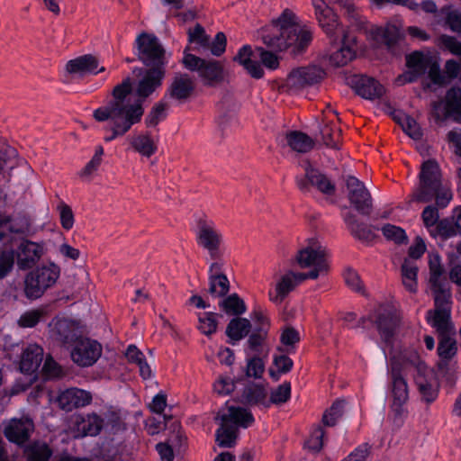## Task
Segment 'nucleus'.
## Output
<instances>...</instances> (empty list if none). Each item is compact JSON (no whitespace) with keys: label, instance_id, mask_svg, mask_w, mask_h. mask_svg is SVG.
Instances as JSON below:
<instances>
[{"label":"nucleus","instance_id":"f257e3e1","mask_svg":"<svg viewBox=\"0 0 461 461\" xmlns=\"http://www.w3.org/2000/svg\"><path fill=\"white\" fill-rule=\"evenodd\" d=\"M261 38L270 50L258 48L260 60L266 68L275 70L279 67V58L274 52L288 51L294 57L301 56L311 45L313 33L309 26L297 23V17L291 10L285 9L264 29Z\"/></svg>","mask_w":461,"mask_h":461},{"label":"nucleus","instance_id":"f03ea898","mask_svg":"<svg viewBox=\"0 0 461 461\" xmlns=\"http://www.w3.org/2000/svg\"><path fill=\"white\" fill-rule=\"evenodd\" d=\"M133 91V79L126 77L112 90V98L104 105L96 108L93 116L99 122H109L111 134L104 137L105 142L125 135L133 125L141 122L144 115L143 101L131 102L129 96Z\"/></svg>","mask_w":461,"mask_h":461},{"label":"nucleus","instance_id":"7ed1b4c3","mask_svg":"<svg viewBox=\"0 0 461 461\" xmlns=\"http://www.w3.org/2000/svg\"><path fill=\"white\" fill-rule=\"evenodd\" d=\"M134 53L146 68H139L141 76L136 88L138 99L145 101L158 88L166 77L167 60L159 39L152 33L141 32L134 41Z\"/></svg>","mask_w":461,"mask_h":461},{"label":"nucleus","instance_id":"20e7f679","mask_svg":"<svg viewBox=\"0 0 461 461\" xmlns=\"http://www.w3.org/2000/svg\"><path fill=\"white\" fill-rule=\"evenodd\" d=\"M419 176L420 188L416 200L421 203H429L435 199L437 208H446L452 199V193L442 185L438 162L434 159L423 162Z\"/></svg>","mask_w":461,"mask_h":461},{"label":"nucleus","instance_id":"39448f33","mask_svg":"<svg viewBox=\"0 0 461 461\" xmlns=\"http://www.w3.org/2000/svg\"><path fill=\"white\" fill-rule=\"evenodd\" d=\"M189 47L184 50L182 63L187 70L196 72L204 86L214 87L221 85L226 77L223 66L219 60L205 59L189 53Z\"/></svg>","mask_w":461,"mask_h":461},{"label":"nucleus","instance_id":"423d86ee","mask_svg":"<svg viewBox=\"0 0 461 461\" xmlns=\"http://www.w3.org/2000/svg\"><path fill=\"white\" fill-rule=\"evenodd\" d=\"M59 275L60 268L55 263L37 267L25 276L24 295L29 300L41 297L47 289L56 284Z\"/></svg>","mask_w":461,"mask_h":461},{"label":"nucleus","instance_id":"0eeeda50","mask_svg":"<svg viewBox=\"0 0 461 461\" xmlns=\"http://www.w3.org/2000/svg\"><path fill=\"white\" fill-rule=\"evenodd\" d=\"M295 182L297 187L303 193L310 192L312 187L326 195H333L336 192L335 184L310 162L304 166V174L296 176Z\"/></svg>","mask_w":461,"mask_h":461},{"label":"nucleus","instance_id":"6e6552de","mask_svg":"<svg viewBox=\"0 0 461 461\" xmlns=\"http://www.w3.org/2000/svg\"><path fill=\"white\" fill-rule=\"evenodd\" d=\"M372 324L380 335V348L386 358V348L393 347L394 337L400 325V320L392 310L383 309L374 314Z\"/></svg>","mask_w":461,"mask_h":461},{"label":"nucleus","instance_id":"1a4fd4ad","mask_svg":"<svg viewBox=\"0 0 461 461\" xmlns=\"http://www.w3.org/2000/svg\"><path fill=\"white\" fill-rule=\"evenodd\" d=\"M72 361L81 367L94 366L102 355V345L95 339L81 336L71 346Z\"/></svg>","mask_w":461,"mask_h":461},{"label":"nucleus","instance_id":"9d476101","mask_svg":"<svg viewBox=\"0 0 461 461\" xmlns=\"http://www.w3.org/2000/svg\"><path fill=\"white\" fill-rule=\"evenodd\" d=\"M348 198L354 209L363 216H370L373 211V199L365 184L354 176L346 178Z\"/></svg>","mask_w":461,"mask_h":461},{"label":"nucleus","instance_id":"9b49d317","mask_svg":"<svg viewBox=\"0 0 461 461\" xmlns=\"http://www.w3.org/2000/svg\"><path fill=\"white\" fill-rule=\"evenodd\" d=\"M408 361L416 368L417 374L414 376V382L422 400L429 404L433 402L438 397V390L433 382V375H427L428 369L425 362L420 359L417 352L411 353Z\"/></svg>","mask_w":461,"mask_h":461},{"label":"nucleus","instance_id":"f8f14e48","mask_svg":"<svg viewBox=\"0 0 461 461\" xmlns=\"http://www.w3.org/2000/svg\"><path fill=\"white\" fill-rule=\"evenodd\" d=\"M251 319L256 322V326L246 341L245 350L259 351L262 346L267 345L271 321L261 308L253 310Z\"/></svg>","mask_w":461,"mask_h":461},{"label":"nucleus","instance_id":"ddd939ff","mask_svg":"<svg viewBox=\"0 0 461 461\" xmlns=\"http://www.w3.org/2000/svg\"><path fill=\"white\" fill-rule=\"evenodd\" d=\"M34 430V424L30 418H13L4 426L5 438L18 447H24Z\"/></svg>","mask_w":461,"mask_h":461},{"label":"nucleus","instance_id":"4468645a","mask_svg":"<svg viewBox=\"0 0 461 461\" xmlns=\"http://www.w3.org/2000/svg\"><path fill=\"white\" fill-rule=\"evenodd\" d=\"M348 80L354 92L366 100L380 99L385 93L384 86L374 77L354 75Z\"/></svg>","mask_w":461,"mask_h":461},{"label":"nucleus","instance_id":"2eb2a0df","mask_svg":"<svg viewBox=\"0 0 461 461\" xmlns=\"http://www.w3.org/2000/svg\"><path fill=\"white\" fill-rule=\"evenodd\" d=\"M325 77L322 68L317 66L301 67L293 69L287 78L288 85L295 88L319 84Z\"/></svg>","mask_w":461,"mask_h":461},{"label":"nucleus","instance_id":"dca6fc26","mask_svg":"<svg viewBox=\"0 0 461 461\" xmlns=\"http://www.w3.org/2000/svg\"><path fill=\"white\" fill-rule=\"evenodd\" d=\"M52 336L63 346H72L81 336L78 322L67 318L53 320Z\"/></svg>","mask_w":461,"mask_h":461},{"label":"nucleus","instance_id":"f3484780","mask_svg":"<svg viewBox=\"0 0 461 461\" xmlns=\"http://www.w3.org/2000/svg\"><path fill=\"white\" fill-rule=\"evenodd\" d=\"M44 253L43 244L23 240L18 246L14 258L21 270L31 269L41 259Z\"/></svg>","mask_w":461,"mask_h":461},{"label":"nucleus","instance_id":"a211bd4d","mask_svg":"<svg viewBox=\"0 0 461 461\" xmlns=\"http://www.w3.org/2000/svg\"><path fill=\"white\" fill-rule=\"evenodd\" d=\"M296 261L302 268L317 270L319 276L328 270L325 251L321 247L307 246L302 249L297 253Z\"/></svg>","mask_w":461,"mask_h":461},{"label":"nucleus","instance_id":"6ab92c4d","mask_svg":"<svg viewBox=\"0 0 461 461\" xmlns=\"http://www.w3.org/2000/svg\"><path fill=\"white\" fill-rule=\"evenodd\" d=\"M104 420L95 412L79 413L74 417L73 426L77 437H95L100 434Z\"/></svg>","mask_w":461,"mask_h":461},{"label":"nucleus","instance_id":"aec40b11","mask_svg":"<svg viewBox=\"0 0 461 461\" xmlns=\"http://www.w3.org/2000/svg\"><path fill=\"white\" fill-rule=\"evenodd\" d=\"M332 44H339V47L330 54V64L336 67L346 66L356 57V50L354 49L357 44V38L351 32L343 34L336 41H331Z\"/></svg>","mask_w":461,"mask_h":461},{"label":"nucleus","instance_id":"412c9836","mask_svg":"<svg viewBox=\"0 0 461 461\" xmlns=\"http://www.w3.org/2000/svg\"><path fill=\"white\" fill-rule=\"evenodd\" d=\"M221 234L204 221L198 223L197 243L207 249L212 259L217 260L221 258L220 244Z\"/></svg>","mask_w":461,"mask_h":461},{"label":"nucleus","instance_id":"4be33fe9","mask_svg":"<svg viewBox=\"0 0 461 461\" xmlns=\"http://www.w3.org/2000/svg\"><path fill=\"white\" fill-rule=\"evenodd\" d=\"M195 90L194 82L188 74L176 76L167 87L165 96L182 104L191 98Z\"/></svg>","mask_w":461,"mask_h":461},{"label":"nucleus","instance_id":"5701e85b","mask_svg":"<svg viewBox=\"0 0 461 461\" xmlns=\"http://www.w3.org/2000/svg\"><path fill=\"white\" fill-rule=\"evenodd\" d=\"M92 401L89 392L77 387L66 389L58 396L57 402L60 409L71 411L74 409L85 407Z\"/></svg>","mask_w":461,"mask_h":461},{"label":"nucleus","instance_id":"b1692460","mask_svg":"<svg viewBox=\"0 0 461 461\" xmlns=\"http://www.w3.org/2000/svg\"><path fill=\"white\" fill-rule=\"evenodd\" d=\"M66 69L73 76L83 77L87 75H97L104 71V68L98 69L97 59L91 54H86L70 59L66 65Z\"/></svg>","mask_w":461,"mask_h":461},{"label":"nucleus","instance_id":"393cba45","mask_svg":"<svg viewBox=\"0 0 461 461\" xmlns=\"http://www.w3.org/2000/svg\"><path fill=\"white\" fill-rule=\"evenodd\" d=\"M320 26L325 32L330 41H336L343 34L348 33L339 22L338 15L330 7H325L323 12L316 15Z\"/></svg>","mask_w":461,"mask_h":461},{"label":"nucleus","instance_id":"a878e982","mask_svg":"<svg viewBox=\"0 0 461 461\" xmlns=\"http://www.w3.org/2000/svg\"><path fill=\"white\" fill-rule=\"evenodd\" d=\"M429 288L433 296L435 308L451 309L453 304L452 288L448 279H436L429 281Z\"/></svg>","mask_w":461,"mask_h":461},{"label":"nucleus","instance_id":"bb28decb","mask_svg":"<svg viewBox=\"0 0 461 461\" xmlns=\"http://www.w3.org/2000/svg\"><path fill=\"white\" fill-rule=\"evenodd\" d=\"M43 348L37 344L28 345L23 351L20 361V371L23 374L36 373L43 360Z\"/></svg>","mask_w":461,"mask_h":461},{"label":"nucleus","instance_id":"cd10ccee","mask_svg":"<svg viewBox=\"0 0 461 461\" xmlns=\"http://www.w3.org/2000/svg\"><path fill=\"white\" fill-rule=\"evenodd\" d=\"M240 397L241 402L245 405L268 409L267 392L262 384L249 382L244 386Z\"/></svg>","mask_w":461,"mask_h":461},{"label":"nucleus","instance_id":"c85d7f7f","mask_svg":"<svg viewBox=\"0 0 461 461\" xmlns=\"http://www.w3.org/2000/svg\"><path fill=\"white\" fill-rule=\"evenodd\" d=\"M252 331L251 321L244 317H233L226 326L225 335L228 338L227 342L232 346L245 338L249 339Z\"/></svg>","mask_w":461,"mask_h":461},{"label":"nucleus","instance_id":"c756f323","mask_svg":"<svg viewBox=\"0 0 461 461\" xmlns=\"http://www.w3.org/2000/svg\"><path fill=\"white\" fill-rule=\"evenodd\" d=\"M456 341L449 333L438 335V344L437 348V354L439 357L437 363L438 370H447L451 359L456 356Z\"/></svg>","mask_w":461,"mask_h":461},{"label":"nucleus","instance_id":"7c9ffc66","mask_svg":"<svg viewBox=\"0 0 461 461\" xmlns=\"http://www.w3.org/2000/svg\"><path fill=\"white\" fill-rule=\"evenodd\" d=\"M390 376L392 380L393 402H406L409 398L408 384L402 376L401 365L393 359Z\"/></svg>","mask_w":461,"mask_h":461},{"label":"nucleus","instance_id":"2f4dec72","mask_svg":"<svg viewBox=\"0 0 461 461\" xmlns=\"http://www.w3.org/2000/svg\"><path fill=\"white\" fill-rule=\"evenodd\" d=\"M253 356L246 358L245 376L261 379L266 371V358L268 354L267 345L262 346L259 351H250Z\"/></svg>","mask_w":461,"mask_h":461},{"label":"nucleus","instance_id":"473e14b6","mask_svg":"<svg viewBox=\"0 0 461 461\" xmlns=\"http://www.w3.org/2000/svg\"><path fill=\"white\" fill-rule=\"evenodd\" d=\"M426 321L429 325L435 328L438 335L450 333L452 330L451 324V309L435 308L434 311H428Z\"/></svg>","mask_w":461,"mask_h":461},{"label":"nucleus","instance_id":"72a5a7b5","mask_svg":"<svg viewBox=\"0 0 461 461\" xmlns=\"http://www.w3.org/2000/svg\"><path fill=\"white\" fill-rule=\"evenodd\" d=\"M343 220L354 238L362 241H372L375 238L372 226L359 221L353 212L345 213Z\"/></svg>","mask_w":461,"mask_h":461},{"label":"nucleus","instance_id":"f704fd0d","mask_svg":"<svg viewBox=\"0 0 461 461\" xmlns=\"http://www.w3.org/2000/svg\"><path fill=\"white\" fill-rule=\"evenodd\" d=\"M253 50L249 45H243L234 57V61L241 65L248 73L256 79L262 78L264 76V69L260 63L252 59Z\"/></svg>","mask_w":461,"mask_h":461},{"label":"nucleus","instance_id":"c9c22d12","mask_svg":"<svg viewBox=\"0 0 461 461\" xmlns=\"http://www.w3.org/2000/svg\"><path fill=\"white\" fill-rule=\"evenodd\" d=\"M221 421L233 424L237 429L238 427L247 429L255 422V419L250 411L242 407L230 406L229 413L221 416Z\"/></svg>","mask_w":461,"mask_h":461},{"label":"nucleus","instance_id":"e433bc0d","mask_svg":"<svg viewBox=\"0 0 461 461\" xmlns=\"http://www.w3.org/2000/svg\"><path fill=\"white\" fill-rule=\"evenodd\" d=\"M221 298L219 307L227 315L240 317L247 312V305L238 294L233 293Z\"/></svg>","mask_w":461,"mask_h":461},{"label":"nucleus","instance_id":"4c0bfd02","mask_svg":"<svg viewBox=\"0 0 461 461\" xmlns=\"http://www.w3.org/2000/svg\"><path fill=\"white\" fill-rule=\"evenodd\" d=\"M446 112L455 122L461 123V88L450 87L446 94Z\"/></svg>","mask_w":461,"mask_h":461},{"label":"nucleus","instance_id":"58836bf2","mask_svg":"<svg viewBox=\"0 0 461 461\" xmlns=\"http://www.w3.org/2000/svg\"><path fill=\"white\" fill-rule=\"evenodd\" d=\"M288 146L299 153H307L313 149L314 142L306 133L299 131H291L286 134Z\"/></svg>","mask_w":461,"mask_h":461},{"label":"nucleus","instance_id":"ea45409f","mask_svg":"<svg viewBox=\"0 0 461 461\" xmlns=\"http://www.w3.org/2000/svg\"><path fill=\"white\" fill-rule=\"evenodd\" d=\"M23 453L26 461H50L53 451L46 443L33 441L24 446Z\"/></svg>","mask_w":461,"mask_h":461},{"label":"nucleus","instance_id":"a19ab883","mask_svg":"<svg viewBox=\"0 0 461 461\" xmlns=\"http://www.w3.org/2000/svg\"><path fill=\"white\" fill-rule=\"evenodd\" d=\"M238 429L233 424L221 421L215 431L216 442L221 447H232L236 443Z\"/></svg>","mask_w":461,"mask_h":461},{"label":"nucleus","instance_id":"79ce46f5","mask_svg":"<svg viewBox=\"0 0 461 461\" xmlns=\"http://www.w3.org/2000/svg\"><path fill=\"white\" fill-rule=\"evenodd\" d=\"M280 342L283 346H277L276 350L280 353L294 354L297 344L300 342V334L294 327H285L280 335Z\"/></svg>","mask_w":461,"mask_h":461},{"label":"nucleus","instance_id":"37998d69","mask_svg":"<svg viewBox=\"0 0 461 461\" xmlns=\"http://www.w3.org/2000/svg\"><path fill=\"white\" fill-rule=\"evenodd\" d=\"M209 287L206 293L212 298H221L230 291V281L226 275L208 276Z\"/></svg>","mask_w":461,"mask_h":461},{"label":"nucleus","instance_id":"c03bdc74","mask_svg":"<svg viewBox=\"0 0 461 461\" xmlns=\"http://www.w3.org/2000/svg\"><path fill=\"white\" fill-rule=\"evenodd\" d=\"M346 402L337 399L330 408H328L321 419V422L326 427H334L338 421L343 417L345 411Z\"/></svg>","mask_w":461,"mask_h":461},{"label":"nucleus","instance_id":"a18cd8bd","mask_svg":"<svg viewBox=\"0 0 461 461\" xmlns=\"http://www.w3.org/2000/svg\"><path fill=\"white\" fill-rule=\"evenodd\" d=\"M432 60V57L416 50L407 55L406 66L409 69H414L420 74L425 75Z\"/></svg>","mask_w":461,"mask_h":461},{"label":"nucleus","instance_id":"49530a36","mask_svg":"<svg viewBox=\"0 0 461 461\" xmlns=\"http://www.w3.org/2000/svg\"><path fill=\"white\" fill-rule=\"evenodd\" d=\"M320 133L324 145L333 149H339L341 131L333 122H327L321 127Z\"/></svg>","mask_w":461,"mask_h":461},{"label":"nucleus","instance_id":"de8ad7c7","mask_svg":"<svg viewBox=\"0 0 461 461\" xmlns=\"http://www.w3.org/2000/svg\"><path fill=\"white\" fill-rule=\"evenodd\" d=\"M131 144L137 152L147 158H150L158 149L157 145L148 133L134 137Z\"/></svg>","mask_w":461,"mask_h":461},{"label":"nucleus","instance_id":"09e8293b","mask_svg":"<svg viewBox=\"0 0 461 461\" xmlns=\"http://www.w3.org/2000/svg\"><path fill=\"white\" fill-rule=\"evenodd\" d=\"M218 313L212 312H205L199 313V326L198 330L205 336L211 337L218 329Z\"/></svg>","mask_w":461,"mask_h":461},{"label":"nucleus","instance_id":"8fccbe9b","mask_svg":"<svg viewBox=\"0 0 461 461\" xmlns=\"http://www.w3.org/2000/svg\"><path fill=\"white\" fill-rule=\"evenodd\" d=\"M291 384L290 382H284L274 389L270 393V398L267 400V408L272 404L281 405L287 402L291 398Z\"/></svg>","mask_w":461,"mask_h":461},{"label":"nucleus","instance_id":"3c124183","mask_svg":"<svg viewBox=\"0 0 461 461\" xmlns=\"http://www.w3.org/2000/svg\"><path fill=\"white\" fill-rule=\"evenodd\" d=\"M401 127L403 132L414 140H420L423 137V131L417 121L410 116L403 115Z\"/></svg>","mask_w":461,"mask_h":461},{"label":"nucleus","instance_id":"603ef678","mask_svg":"<svg viewBox=\"0 0 461 461\" xmlns=\"http://www.w3.org/2000/svg\"><path fill=\"white\" fill-rule=\"evenodd\" d=\"M383 235L389 240L394 241L396 244L402 245L408 241L406 232L401 227L386 223L382 227Z\"/></svg>","mask_w":461,"mask_h":461},{"label":"nucleus","instance_id":"864d4df0","mask_svg":"<svg viewBox=\"0 0 461 461\" xmlns=\"http://www.w3.org/2000/svg\"><path fill=\"white\" fill-rule=\"evenodd\" d=\"M167 116L166 104L162 102L157 103L145 118L147 127H155Z\"/></svg>","mask_w":461,"mask_h":461},{"label":"nucleus","instance_id":"5fc2aeb1","mask_svg":"<svg viewBox=\"0 0 461 461\" xmlns=\"http://www.w3.org/2000/svg\"><path fill=\"white\" fill-rule=\"evenodd\" d=\"M43 316L44 312L41 309L27 311L20 316L18 325L22 328H33L41 321Z\"/></svg>","mask_w":461,"mask_h":461},{"label":"nucleus","instance_id":"6e6d98bb","mask_svg":"<svg viewBox=\"0 0 461 461\" xmlns=\"http://www.w3.org/2000/svg\"><path fill=\"white\" fill-rule=\"evenodd\" d=\"M324 437H325V430L321 425H319L312 429L311 436L307 439L305 444L311 451H312L314 453H318L323 447Z\"/></svg>","mask_w":461,"mask_h":461},{"label":"nucleus","instance_id":"4d7b16f0","mask_svg":"<svg viewBox=\"0 0 461 461\" xmlns=\"http://www.w3.org/2000/svg\"><path fill=\"white\" fill-rule=\"evenodd\" d=\"M188 41L196 43L203 49L209 46V36L200 23H196L193 29L188 31Z\"/></svg>","mask_w":461,"mask_h":461},{"label":"nucleus","instance_id":"13d9d810","mask_svg":"<svg viewBox=\"0 0 461 461\" xmlns=\"http://www.w3.org/2000/svg\"><path fill=\"white\" fill-rule=\"evenodd\" d=\"M14 264V250H3L0 254V279L5 278L12 271Z\"/></svg>","mask_w":461,"mask_h":461},{"label":"nucleus","instance_id":"bf43d9fd","mask_svg":"<svg viewBox=\"0 0 461 461\" xmlns=\"http://www.w3.org/2000/svg\"><path fill=\"white\" fill-rule=\"evenodd\" d=\"M242 378H238L236 381L230 377H221L213 384L214 391L222 396L230 394L235 390V384L241 382Z\"/></svg>","mask_w":461,"mask_h":461},{"label":"nucleus","instance_id":"052dcab7","mask_svg":"<svg viewBox=\"0 0 461 461\" xmlns=\"http://www.w3.org/2000/svg\"><path fill=\"white\" fill-rule=\"evenodd\" d=\"M438 45L441 49L449 50L454 55L461 56V41H458L454 36L440 35Z\"/></svg>","mask_w":461,"mask_h":461},{"label":"nucleus","instance_id":"680f3d73","mask_svg":"<svg viewBox=\"0 0 461 461\" xmlns=\"http://www.w3.org/2000/svg\"><path fill=\"white\" fill-rule=\"evenodd\" d=\"M103 155L104 148L102 146L96 147L93 158L86 163L85 167L82 169L81 176H90L94 172H95L101 165Z\"/></svg>","mask_w":461,"mask_h":461},{"label":"nucleus","instance_id":"e2e57ef3","mask_svg":"<svg viewBox=\"0 0 461 461\" xmlns=\"http://www.w3.org/2000/svg\"><path fill=\"white\" fill-rule=\"evenodd\" d=\"M42 371L48 378H59L63 375L61 366L51 356H47L42 366Z\"/></svg>","mask_w":461,"mask_h":461},{"label":"nucleus","instance_id":"0e129e2a","mask_svg":"<svg viewBox=\"0 0 461 461\" xmlns=\"http://www.w3.org/2000/svg\"><path fill=\"white\" fill-rule=\"evenodd\" d=\"M227 39L223 32H219L216 33L213 41L212 42L209 41V46L206 49H209L211 53L215 57L221 56L226 50Z\"/></svg>","mask_w":461,"mask_h":461},{"label":"nucleus","instance_id":"69168bd1","mask_svg":"<svg viewBox=\"0 0 461 461\" xmlns=\"http://www.w3.org/2000/svg\"><path fill=\"white\" fill-rule=\"evenodd\" d=\"M273 366L283 374L289 373L294 367V361L286 353L273 356Z\"/></svg>","mask_w":461,"mask_h":461},{"label":"nucleus","instance_id":"338daca9","mask_svg":"<svg viewBox=\"0 0 461 461\" xmlns=\"http://www.w3.org/2000/svg\"><path fill=\"white\" fill-rule=\"evenodd\" d=\"M370 450L371 446L368 443H362L341 461H366L370 454Z\"/></svg>","mask_w":461,"mask_h":461},{"label":"nucleus","instance_id":"774afa93","mask_svg":"<svg viewBox=\"0 0 461 461\" xmlns=\"http://www.w3.org/2000/svg\"><path fill=\"white\" fill-rule=\"evenodd\" d=\"M421 218L426 228L435 226L439 219L438 208L434 205H427L421 212Z\"/></svg>","mask_w":461,"mask_h":461}]
</instances>
